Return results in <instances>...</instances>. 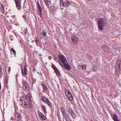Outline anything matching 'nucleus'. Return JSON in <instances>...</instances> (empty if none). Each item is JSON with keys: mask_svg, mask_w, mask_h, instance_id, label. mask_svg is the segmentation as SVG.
I'll list each match as a JSON object with an SVG mask.
<instances>
[{"mask_svg": "<svg viewBox=\"0 0 121 121\" xmlns=\"http://www.w3.org/2000/svg\"><path fill=\"white\" fill-rule=\"evenodd\" d=\"M57 57L59 61H62V63H59L60 65L63 66L65 69L70 71V66L69 65L66 64L67 62L64 56L63 55H58Z\"/></svg>", "mask_w": 121, "mask_h": 121, "instance_id": "1", "label": "nucleus"}, {"mask_svg": "<svg viewBox=\"0 0 121 121\" xmlns=\"http://www.w3.org/2000/svg\"><path fill=\"white\" fill-rule=\"evenodd\" d=\"M98 27L99 30H103L104 26L107 25V22L104 18H99L97 20Z\"/></svg>", "mask_w": 121, "mask_h": 121, "instance_id": "2", "label": "nucleus"}, {"mask_svg": "<svg viewBox=\"0 0 121 121\" xmlns=\"http://www.w3.org/2000/svg\"><path fill=\"white\" fill-rule=\"evenodd\" d=\"M115 67L116 69L115 73L117 75L119 73L121 70V60L119 59L117 60Z\"/></svg>", "mask_w": 121, "mask_h": 121, "instance_id": "3", "label": "nucleus"}, {"mask_svg": "<svg viewBox=\"0 0 121 121\" xmlns=\"http://www.w3.org/2000/svg\"><path fill=\"white\" fill-rule=\"evenodd\" d=\"M30 100V98L28 96V100H26V99H25V100H24V102L21 104L22 106L24 108H30L31 107V103Z\"/></svg>", "mask_w": 121, "mask_h": 121, "instance_id": "4", "label": "nucleus"}, {"mask_svg": "<svg viewBox=\"0 0 121 121\" xmlns=\"http://www.w3.org/2000/svg\"><path fill=\"white\" fill-rule=\"evenodd\" d=\"M65 93L67 95V98L69 100H72L73 99V97L71 93L69 91H65Z\"/></svg>", "mask_w": 121, "mask_h": 121, "instance_id": "5", "label": "nucleus"}, {"mask_svg": "<svg viewBox=\"0 0 121 121\" xmlns=\"http://www.w3.org/2000/svg\"><path fill=\"white\" fill-rule=\"evenodd\" d=\"M22 0H15V2L16 4V7L18 10L21 9V2Z\"/></svg>", "mask_w": 121, "mask_h": 121, "instance_id": "6", "label": "nucleus"}, {"mask_svg": "<svg viewBox=\"0 0 121 121\" xmlns=\"http://www.w3.org/2000/svg\"><path fill=\"white\" fill-rule=\"evenodd\" d=\"M72 42L76 44L77 43L78 41V39L75 36H73L71 38Z\"/></svg>", "mask_w": 121, "mask_h": 121, "instance_id": "7", "label": "nucleus"}, {"mask_svg": "<svg viewBox=\"0 0 121 121\" xmlns=\"http://www.w3.org/2000/svg\"><path fill=\"white\" fill-rule=\"evenodd\" d=\"M71 3L68 1H66L63 3V5L64 7H66L71 5Z\"/></svg>", "mask_w": 121, "mask_h": 121, "instance_id": "8", "label": "nucleus"}, {"mask_svg": "<svg viewBox=\"0 0 121 121\" xmlns=\"http://www.w3.org/2000/svg\"><path fill=\"white\" fill-rule=\"evenodd\" d=\"M78 68L79 69H82L83 70H85L86 69V66L85 65H78Z\"/></svg>", "mask_w": 121, "mask_h": 121, "instance_id": "9", "label": "nucleus"}, {"mask_svg": "<svg viewBox=\"0 0 121 121\" xmlns=\"http://www.w3.org/2000/svg\"><path fill=\"white\" fill-rule=\"evenodd\" d=\"M23 88L25 90H28L29 89L28 84H23Z\"/></svg>", "mask_w": 121, "mask_h": 121, "instance_id": "10", "label": "nucleus"}, {"mask_svg": "<svg viewBox=\"0 0 121 121\" xmlns=\"http://www.w3.org/2000/svg\"><path fill=\"white\" fill-rule=\"evenodd\" d=\"M21 116L19 114L17 113L15 115V119L17 121H19L21 118Z\"/></svg>", "mask_w": 121, "mask_h": 121, "instance_id": "11", "label": "nucleus"}, {"mask_svg": "<svg viewBox=\"0 0 121 121\" xmlns=\"http://www.w3.org/2000/svg\"><path fill=\"white\" fill-rule=\"evenodd\" d=\"M27 68L25 65L24 68V71H23V69L22 70V73L23 75H26L27 74Z\"/></svg>", "mask_w": 121, "mask_h": 121, "instance_id": "12", "label": "nucleus"}, {"mask_svg": "<svg viewBox=\"0 0 121 121\" xmlns=\"http://www.w3.org/2000/svg\"><path fill=\"white\" fill-rule=\"evenodd\" d=\"M102 49H103L105 51H106V50H107L108 51L109 50V48H108L107 45L105 44H104L103 45H102Z\"/></svg>", "mask_w": 121, "mask_h": 121, "instance_id": "13", "label": "nucleus"}, {"mask_svg": "<svg viewBox=\"0 0 121 121\" xmlns=\"http://www.w3.org/2000/svg\"><path fill=\"white\" fill-rule=\"evenodd\" d=\"M39 115L41 118L43 120H45L46 119V116L40 112H39Z\"/></svg>", "mask_w": 121, "mask_h": 121, "instance_id": "14", "label": "nucleus"}, {"mask_svg": "<svg viewBox=\"0 0 121 121\" xmlns=\"http://www.w3.org/2000/svg\"><path fill=\"white\" fill-rule=\"evenodd\" d=\"M27 95H23L21 97L20 100L22 103L24 102V100H25V99H26V100H28V97L27 98Z\"/></svg>", "mask_w": 121, "mask_h": 121, "instance_id": "15", "label": "nucleus"}, {"mask_svg": "<svg viewBox=\"0 0 121 121\" xmlns=\"http://www.w3.org/2000/svg\"><path fill=\"white\" fill-rule=\"evenodd\" d=\"M67 111L68 112L70 113H72L73 111L71 108L68 106H67L66 108Z\"/></svg>", "mask_w": 121, "mask_h": 121, "instance_id": "16", "label": "nucleus"}, {"mask_svg": "<svg viewBox=\"0 0 121 121\" xmlns=\"http://www.w3.org/2000/svg\"><path fill=\"white\" fill-rule=\"evenodd\" d=\"M42 100L44 102L47 103V102H48V100L47 98L44 97H42Z\"/></svg>", "mask_w": 121, "mask_h": 121, "instance_id": "17", "label": "nucleus"}, {"mask_svg": "<svg viewBox=\"0 0 121 121\" xmlns=\"http://www.w3.org/2000/svg\"><path fill=\"white\" fill-rule=\"evenodd\" d=\"M112 118L114 121H116V120L118 119L117 118V115L115 113L112 115Z\"/></svg>", "mask_w": 121, "mask_h": 121, "instance_id": "18", "label": "nucleus"}, {"mask_svg": "<svg viewBox=\"0 0 121 121\" xmlns=\"http://www.w3.org/2000/svg\"><path fill=\"white\" fill-rule=\"evenodd\" d=\"M63 115L64 116V118L65 120L67 121L68 119V116H67V113H64V114H63Z\"/></svg>", "mask_w": 121, "mask_h": 121, "instance_id": "19", "label": "nucleus"}, {"mask_svg": "<svg viewBox=\"0 0 121 121\" xmlns=\"http://www.w3.org/2000/svg\"><path fill=\"white\" fill-rule=\"evenodd\" d=\"M60 109L61 112L63 113V114H64V113H67L65 110L64 108L63 107H61L60 108Z\"/></svg>", "mask_w": 121, "mask_h": 121, "instance_id": "20", "label": "nucleus"}, {"mask_svg": "<svg viewBox=\"0 0 121 121\" xmlns=\"http://www.w3.org/2000/svg\"><path fill=\"white\" fill-rule=\"evenodd\" d=\"M55 72L56 73V74L57 75L59 76H60V74L58 70L57 69L54 70Z\"/></svg>", "mask_w": 121, "mask_h": 121, "instance_id": "21", "label": "nucleus"}, {"mask_svg": "<svg viewBox=\"0 0 121 121\" xmlns=\"http://www.w3.org/2000/svg\"><path fill=\"white\" fill-rule=\"evenodd\" d=\"M42 108L43 110V112H44V113L45 114L47 112L46 110V109L45 108V107L44 106H42Z\"/></svg>", "mask_w": 121, "mask_h": 121, "instance_id": "22", "label": "nucleus"}, {"mask_svg": "<svg viewBox=\"0 0 121 121\" xmlns=\"http://www.w3.org/2000/svg\"><path fill=\"white\" fill-rule=\"evenodd\" d=\"M37 10L38 11V13L39 14L42 13L41 12V8H38L37 9Z\"/></svg>", "mask_w": 121, "mask_h": 121, "instance_id": "23", "label": "nucleus"}, {"mask_svg": "<svg viewBox=\"0 0 121 121\" xmlns=\"http://www.w3.org/2000/svg\"><path fill=\"white\" fill-rule=\"evenodd\" d=\"M70 114H71V116L73 118H75L76 116L75 115L73 111L72 112V113H70Z\"/></svg>", "mask_w": 121, "mask_h": 121, "instance_id": "24", "label": "nucleus"}, {"mask_svg": "<svg viewBox=\"0 0 121 121\" xmlns=\"http://www.w3.org/2000/svg\"><path fill=\"white\" fill-rule=\"evenodd\" d=\"M43 33L44 39H48V37L46 35V32H44Z\"/></svg>", "mask_w": 121, "mask_h": 121, "instance_id": "25", "label": "nucleus"}, {"mask_svg": "<svg viewBox=\"0 0 121 121\" xmlns=\"http://www.w3.org/2000/svg\"><path fill=\"white\" fill-rule=\"evenodd\" d=\"M11 50L12 51V52H13V54L14 55H16V52L15 50L13 48H11Z\"/></svg>", "mask_w": 121, "mask_h": 121, "instance_id": "26", "label": "nucleus"}, {"mask_svg": "<svg viewBox=\"0 0 121 121\" xmlns=\"http://www.w3.org/2000/svg\"><path fill=\"white\" fill-rule=\"evenodd\" d=\"M36 39L35 40V42L36 43V44L37 45V44L39 42V39L38 38H36Z\"/></svg>", "mask_w": 121, "mask_h": 121, "instance_id": "27", "label": "nucleus"}, {"mask_svg": "<svg viewBox=\"0 0 121 121\" xmlns=\"http://www.w3.org/2000/svg\"><path fill=\"white\" fill-rule=\"evenodd\" d=\"M52 67L54 70V71L57 69L55 65L52 64Z\"/></svg>", "mask_w": 121, "mask_h": 121, "instance_id": "28", "label": "nucleus"}, {"mask_svg": "<svg viewBox=\"0 0 121 121\" xmlns=\"http://www.w3.org/2000/svg\"><path fill=\"white\" fill-rule=\"evenodd\" d=\"M44 84H43V90L44 91H46L47 90V87L46 86L44 85Z\"/></svg>", "mask_w": 121, "mask_h": 121, "instance_id": "29", "label": "nucleus"}, {"mask_svg": "<svg viewBox=\"0 0 121 121\" xmlns=\"http://www.w3.org/2000/svg\"><path fill=\"white\" fill-rule=\"evenodd\" d=\"M48 104L50 107H51L52 104H51V103L49 101V100H48V101L47 102V103Z\"/></svg>", "mask_w": 121, "mask_h": 121, "instance_id": "30", "label": "nucleus"}, {"mask_svg": "<svg viewBox=\"0 0 121 121\" xmlns=\"http://www.w3.org/2000/svg\"><path fill=\"white\" fill-rule=\"evenodd\" d=\"M45 3L46 4L48 7L49 8V5L48 2V1H47L46 0V1H45Z\"/></svg>", "mask_w": 121, "mask_h": 121, "instance_id": "31", "label": "nucleus"}, {"mask_svg": "<svg viewBox=\"0 0 121 121\" xmlns=\"http://www.w3.org/2000/svg\"><path fill=\"white\" fill-rule=\"evenodd\" d=\"M37 4L38 8H41L38 2H37Z\"/></svg>", "mask_w": 121, "mask_h": 121, "instance_id": "32", "label": "nucleus"}, {"mask_svg": "<svg viewBox=\"0 0 121 121\" xmlns=\"http://www.w3.org/2000/svg\"><path fill=\"white\" fill-rule=\"evenodd\" d=\"M22 17L23 18L25 19V21L26 22V15H23Z\"/></svg>", "mask_w": 121, "mask_h": 121, "instance_id": "33", "label": "nucleus"}, {"mask_svg": "<svg viewBox=\"0 0 121 121\" xmlns=\"http://www.w3.org/2000/svg\"><path fill=\"white\" fill-rule=\"evenodd\" d=\"M5 83H7L8 82V79H5L4 80Z\"/></svg>", "mask_w": 121, "mask_h": 121, "instance_id": "34", "label": "nucleus"}, {"mask_svg": "<svg viewBox=\"0 0 121 121\" xmlns=\"http://www.w3.org/2000/svg\"><path fill=\"white\" fill-rule=\"evenodd\" d=\"M60 3L61 4H62V3L63 4V0H60Z\"/></svg>", "mask_w": 121, "mask_h": 121, "instance_id": "35", "label": "nucleus"}, {"mask_svg": "<svg viewBox=\"0 0 121 121\" xmlns=\"http://www.w3.org/2000/svg\"><path fill=\"white\" fill-rule=\"evenodd\" d=\"M96 66H94L93 67H92V69H95L96 68Z\"/></svg>", "mask_w": 121, "mask_h": 121, "instance_id": "36", "label": "nucleus"}, {"mask_svg": "<svg viewBox=\"0 0 121 121\" xmlns=\"http://www.w3.org/2000/svg\"><path fill=\"white\" fill-rule=\"evenodd\" d=\"M33 83H35L36 82L35 81H36V80L35 79H34V80H33Z\"/></svg>", "mask_w": 121, "mask_h": 121, "instance_id": "37", "label": "nucleus"}, {"mask_svg": "<svg viewBox=\"0 0 121 121\" xmlns=\"http://www.w3.org/2000/svg\"><path fill=\"white\" fill-rule=\"evenodd\" d=\"M39 14V15L40 17L41 18H42V13Z\"/></svg>", "mask_w": 121, "mask_h": 121, "instance_id": "38", "label": "nucleus"}, {"mask_svg": "<svg viewBox=\"0 0 121 121\" xmlns=\"http://www.w3.org/2000/svg\"><path fill=\"white\" fill-rule=\"evenodd\" d=\"M52 57L50 56H49L48 57V59L49 60H51V59Z\"/></svg>", "mask_w": 121, "mask_h": 121, "instance_id": "39", "label": "nucleus"}, {"mask_svg": "<svg viewBox=\"0 0 121 121\" xmlns=\"http://www.w3.org/2000/svg\"><path fill=\"white\" fill-rule=\"evenodd\" d=\"M2 73V72L1 71V69L0 67V74H1Z\"/></svg>", "mask_w": 121, "mask_h": 121, "instance_id": "40", "label": "nucleus"}, {"mask_svg": "<svg viewBox=\"0 0 121 121\" xmlns=\"http://www.w3.org/2000/svg\"><path fill=\"white\" fill-rule=\"evenodd\" d=\"M119 121L118 119H117V120H116V121Z\"/></svg>", "mask_w": 121, "mask_h": 121, "instance_id": "41", "label": "nucleus"}, {"mask_svg": "<svg viewBox=\"0 0 121 121\" xmlns=\"http://www.w3.org/2000/svg\"><path fill=\"white\" fill-rule=\"evenodd\" d=\"M96 70H97L95 69V70H94V71H94L95 72Z\"/></svg>", "mask_w": 121, "mask_h": 121, "instance_id": "42", "label": "nucleus"}, {"mask_svg": "<svg viewBox=\"0 0 121 121\" xmlns=\"http://www.w3.org/2000/svg\"><path fill=\"white\" fill-rule=\"evenodd\" d=\"M25 65L26 66V67H27V65H26V64H25Z\"/></svg>", "mask_w": 121, "mask_h": 121, "instance_id": "43", "label": "nucleus"}, {"mask_svg": "<svg viewBox=\"0 0 121 121\" xmlns=\"http://www.w3.org/2000/svg\"><path fill=\"white\" fill-rule=\"evenodd\" d=\"M32 42H34V41H33V40H32Z\"/></svg>", "mask_w": 121, "mask_h": 121, "instance_id": "44", "label": "nucleus"}, {"mask_svg": "<svg viewBox=\"0 0 121 121\" xmlns=\"http://www.w3.org/2000/svg\"><path fill=\"white\" fill-rule=\"evenodd\" d=\"M56 58H55V60L56 59Z\"/></svg>", "mask_w": 121, "mask_h": 121, "instance_id": "45", "label": "nucleus"}]
</instances>
